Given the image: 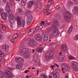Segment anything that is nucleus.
I'll return each mask as SVG.
<instances>
[{"mask_svg": "<svg viewBox=\"0 0 78 78\" xmlns=\"http://www.w3.org/2000/svg\"><path fill=\"white\" fill-rule=\"evenodd\" d=\"M0 62L1 63H2V62H3V61L2 59H1L0 61Z\"/></svg>", "mask_w": 78, "mask_h": 78, "instance_id": "obj_61", "label": "nucleus"}, {"mask_svg": "<svg viewBox=\"0 0 78 78\" xmlns=\"http://www.w3.org/2000/svg\"><path fill=\"white\" fill-rule=\"evenodd\" d=\"M38 30H41L42 29V26L41 25L38 26Z\"/></svg>", "mask_w": 78, "mask_h": 78, "instance_id": "obj_43", "label": "nucleus"}, {"mask_svg": "<svg viewBox=\"0 0 78 78\" xmlns=\"http://www.w3.org/2000/svg\"><path fill=\"white\" fill-rule=\"evenodd\" d=\"M4 53L2 51V50H0V56L1 57H3L4 56Z\"/></svg>", "mask_w": 78, "mask_h": 78, "instance_id": "obj_31", "label": "nucleus"}, {"mask_svg": "<svg viewBox=\"0 0 78 78\" xmlns=\"http://www.w3.org/2000/svg\"><path fill=\"white\" fill-rule=\"evenodd\" d=\"M27 4V0H22L21 4L22 6H24Z\"/></svg>", "mask_w": 78, "mask_h": 78, "instance_id": "obj_27", "label": "nucleus"}, {"mask_svg": "<svg viewBox=\"0 0 78 78\" xmlns=\"http://www.w3.org/2000/svg\"><path fill=\"white\" fill-rule=\"evenodd\" d=\"M43 49L44 48H42V47L40 46L39 47H37L35 49V50L36 51H37L38 53H42Z\"/></svg>", "mask_w": 78, "mask_h": 78, "instance_id": "obj_16", "label": "nucleus"}, {"mask_svg": "<svg viewBox=\"0 0 78 78\" xmlns=\"http://www.w3.org/2000/svg\"><path fill=\"white\" fill-rule=\"evenodd\" d=\"M2 35H3V32L0 31V39L2 37Z\"/></svg>", "mask_w": 78, "mask_h": 78, "instance_id": "obj_44", "label": "nucleus"}, {"mask_svg": "<svg viewBox=\"0 0 78 78\" xmlns=\"http://www.w3.org/2000/svg\"><path fill=\"white\" fill-rule=\"evenodd\" d=\"M67 6H72V3L71 2H68L67 4Z\"/></svg>", "mask_w": 78, "mask_h": 78, "instance_id": "obj_36", "label": "nucleus"}, {"mask_svg": "<svg viewBox=\"0 0 78 78\" xmlns=\"http://www.w3.org/2000/svg\"><path fill=\"white\" fill-rule=\"evenodd\" d=\"M3 74L2 73V72H0V78H3Z\"/></svg>", "mask_w": 78, "mask_h": 78, "instance_id": "obj_38", "label": "nucleus"}, {"mask_svg": "<svg viewBox=\"0 0 78 78\" xmlns=\"http://www.w3.org/2000/svg\"><path fill=\"white\" fill-rule=\"evenodd\" d=\"M43 39L44 41H47L48 40V36H47V37L43 38Z\"/></svg>", "mask_w": 78, "mask_h": 78, "instance_id": "obj_35", "label": "nucleus"}, {"mask_svg": "<svg viewBox=\"0 0 78 78\" xmlns=\"http://www.w3.org/2000/svg\"><path fill=\"white\" fill-rule=\"evenodd\" d=\"M59 8H60V7H59V6H57L56 7V9L57 10H58Z\"/></svg>", "mask_w": 78, "mask_h": 78, "instance_id": "obj_46", "label": "nucleus"}, {"mask_svg": "<svg viewBox=\"0 0 78 78\" xmlns=\"http://www.w3.org/2000/svg\"><path fill=\"white\" fill-rule=\"evenodd\" d=\"M41 78H47V77L45 76V75H41Z\"/></svg>", "mask_w": 78, "mask_h": 78, "instance_id": "obj_42", "label": "nucleus"}, {"mask_svg": "<svg viewBox=\"0 0 78 78\" xmlns=\"http://www.w3.org/2000/svg\"><path fill=\"white\" fill-rule=\"evenodd\" d=\"M53 53L51 52V51L49 50L48 51H47L46 52V55H45V59H49L50 58H51L53 56Z\"/></svg>", "mask_w": 78, "mask_h": 78, "instance_id": "obj_7", "label": "nucleus"}, {"mask_svg": "<svg viewBox=\"0 0 78 78\" xmlns=\"http://www.w3.org/2000/svg\"><path fill=\"white\" fill-rule=\"evenodd\" d=\"M48 33L51 32V34H49V36L50 39H53V37H56L58 35V28L54 26L53 27V29L49 27L48 29Z\"/></svg>", "mask_w": 78, "mask_h": 78, "instance_id": "obj_1", "label": "nucleus"}, {"mask_svg": "<svg viewBox=\"0 0 78 78\" xmlns=\"http://www.w3.org/2000/svg\"><path fill=\"white\" fill-rule=\"evenodd\" d=\"M54 64L55 65V66H56L57 67H59V66L58 64H56V63H55Z\"/></svg>", "mask_w": 78, "mask_h": 78, "instance_id": "obj_51", "label": "nucleus"}, {"mask_svg": "<svg viewBox=\"0 0 78 78\" xmlns=\"http://www.w3.org/2000/svg\"><path fill=\"white\" fill-rule=\"evenodd\" d=\"M10 41L11 42H12V43H14V41L13 40H11Z\"/></svg>", "mask_w": 78, "mask_h": 78, "instance_id": "obj_52", "label": "nucleus"}, {"mask_svg": "<svg viewBox=\"0 0 78 78\" xmlns=\"http://www.w3.org/2000/svg\"><path fill=\"white\" fill-rule=\"evenodd\" d=\"M1 17L4 20H6V14L5 13H3L1 14Z\"/></svg>", "mask_w": 78, "mask_h": 78, "instance_id": "obj_20", "label": "nucleus"}, {"mask_svg": "<svg viewBox=\"0 0 78 78\" xmlns=\"http://www.w3.org/2000/svg\"><path fill=\"white\" fill-rule=\"evenodd\" d=\"M26 15L27 16V24L29 25L31 23L32 19H33V16L30 13V11L28 10L25 13Z\"/></svg>", "mask_w": 78, "mask_h": 78, "instance_id": "obj_2", "label": "nucleus"}, {"mask_svg": "<svg viewBox=\"0 0 78 78\" xmlns=\"http://www.w3.org/2000/svg\"><path fill=\"white\" fill-rule=\"evenodd\" d=\"M47 24H48V25H51V22H48L47 23Z\"/></svg>", "mask_w": 78, "mask_h": 78, "instance_id": "obj_53", "label": "nucleus"}, {"mask_svg": "<svg viewBox=\"0 0 78 78\" xmlns=\"http://www.w3.org/2000/svg\"><path fill=\"white\" fill-rule=\"evenodd\" d=\"M38 56L39 54L37 53H35L34 56V59H37Z\"/></svg>", "mask_w": 78, "mask_h": 78, "instance_id": "obj_29", "label": "nucleus"}, {"mask_svg": "<svg viewBox=\"0 0 78 78\" xmlns=\"http://www.w3.org/2000/svg\"><path fill=\"white\" fill-rule=\"evenodd\" d=\"M3 2L4 3H6V0H2Z\"/></svg>", "mask_w": 78, "mask_h": 78, "instance_id": "obj_55", "label": "nucleus"}, {"mask_svg": "<svg viewBox=\"0 0 78 78\" xmlns=\"http://www.w3.org/2000/svg\"><path fill=\"white\" fill-rule=\"evenodd\" d=\"M53 23L55 24V25H56L58 27H59V22L56 21V20H53Z\"/></svg>", "mask_w": 78, "mask_h": 78, "instance_id": "obj_30", "label": "nucleus"}, {"mask_svg": "<svg viewBox=\"0 0 78 78\" xmlns=\"http://www.w3.org/2000/svg\"><path fill=\"white\" fill-rule=\"evenodd\" d=\"M28 52H29V50L27 48H23L20 50V54L21 56H23L27 53H28Z\"/></svg>", "mask_w": 78, "mask_h": 78, "instance_id": "obj_10", "label": "nucleus"}, {"mask_svg": "<svg viewBox=\"0 0 78 78\" xmlns=\"http://www.w3.org/2000/svg\"><path fill=\"white\" fill-rule=\"evenodd\" d=\"M48 11H49V10H45L44 11V13H46V12H48Z\"/></svg>", "mask_w": 78, "mask_h": 78, "instance_id": "obj_45", "label": "nucleus"}, {"mask_svg": "<svg viewBox=\"0 0 78 78\" xmlns=\"http://www.w3.org/2000/svg\"><path fill=\"white\" fill-rule=\"evenodd\" d=\"M71 66L73 70L77 72L78 71V63L74 62H73L71 64Z\"/></svg>", "mask_w": 78, "mask_h": 78, "instance_id": "obj_9", "label": "nucleus"}, {"mask_svg": "<svg viewBox=\"0 0 78 78\" xmlns=\"http://www.w3.org/2000/svg\"><path fill=\"white\" fill-rule=\"evenodd\" d=\"M64 17L66 21L70 22V20L72 19V15L70 12L68 11H66L64 13Z\"/></svg>", "mask_w": 78, "mask_h": 78, "instance_id": "obj_3", "label": "nucleus"}, {"mask_svg": "<svg viewBox=\"0 0 78 78\" xmlns=\"http://www.w3.org/2000/svg\"><path fill=\"white\" fill-rule=\"evenodd\" d=\"M16 12H18V13H21L22 12V9L20 8L19 9H16Z\"/></svg>", "mask_w": 78, "mask_h": 78, "instance_id": "obj_34", "label": "nucleus"}, {"mask_svg": "<svg viewBox=\"0 0 78 78\" xmlns=\"http://www.w3.org/2000/svg\"><path fill=\"white\" fill-rule=\"evenodd\" d=\"M11 6V4L9 3V2H7V3L6 8L5 9V11H8L7 12L8 14H9V16L10 15H11V14H12V11L10 10H9V9H10V7Z\"/></svg>", "mask_w": 78, "mask_h": 78, "instance_id": "obj_11", "label": "nucleus"}, {"mask_svg": "<svg viewBox=\"0 0 78 78\" xmlns=\"http://www.w3.org/2000/svg\"><path fill=\"white\" fill-rule=\"evenodd\" d=\"M74 2H75L76 3H78V0H75Z\"/></svg>", "mask_w": 78, "mask_h": 78, "instance_id": "obj_50", "label": "nucleus"}, {"mask_svg": "<svg viewBox=\"0 0 78 78\" xmlns=\"http://www.w3.org/2000/svg\"><path fill=\"white\" fill-rule=\"evenodd\" d=\"M0 26L1 28H2V30H3V31H5V30H6V27L3 26V25L1 24Z\"/></svg>", "mask_w": 78, "mask_h": 78, "instance_id": "obj_32", "label": "nucleus"}, {"mask_svg": "<svg viewBox=\"0 0 78 78\" xmlns=\"http://www.w3.org/2000/svg\"><path fill=\"white\" fill-rule=\"evenodd\" d=\"M23 67V65L20 63L17 64L16 65V68L18 69H21Z\"/></svg>", "mask_w": 78, "mask_h": 78, "instance_id": "obj_21", "label": "nucleus"}, {"mask_svg": "<svg viewBox=\"0 0 78 78\" xmlns=\"http://www.w3.org/2000/svg\"><path fill=\"white\" fill-rule=\"evenodd\" d=\"M4 75L5 77L7 78H12V74L11 72L8 70H5L4 72Z\"/></svg>", "mask_w": 78, "mask_h": 78, "instance_id": "obj_8", "label": "nucleus"}, {"mask_svg": "<svg viewBox=\"0 0 78 78\" xmlns=\"http://www.w3.org/2000/svg\"><path fill=\"white\" fill-rule=\"evenodd\" d=\"M78 11V7L77 6H74L72 10V12L73 14H76Z\"/></svg>", "mask_w": 78, "mask_h": 78, "instance_id": "obj_17", "label": "nucleus"}, {"mask_svg": "<svg viewBox=\"0 0 78 78\" xmlns=\"http://www.w3.org/2000/svg\"><path fill=\"white\" fill-rule=\"evenodd\" d=\"M66 56L65 55L64 56V57L62 58L59 57L58 58V59L60 62H63V61H65V59H64V58H65Z\"/></svg>", "mask_w": 78, "mask_h": 78, "instance_id": "obj_23", "label": "nucleus"}, {"mask_svg": "<svg viewBox=\"0 0 78 78\" xmlns=\"http://www.w3.org/2000/svg\"><path fill=\"white\" fill-rule=\"evenodd\" d=\"M47 36H48V33H47L45 32L42 34V38L47 37Z\"/></svg>", "mask_w": 78, "mask_h": 78, "instance_id": "obj_24", "label": "nucleus"}, {"mask_svg": "<svg viewBox=\"0 0 78 78\" xmlns=\"http://www.w3.org/2000/svg\"><path fill=\"white\" fill-rule=\"evenodd\" d=\"M18 37H19V36L18 35H13V39H17Z\"/></svg>", "mask_w": 78, "mask_h": 78, "instance_id": "obj_40", "label": "nucleus"}, {"mask_svg": "<svg viewBox=\"0 0 78 78\" xmlns=\"http://www.w3.org/2000/svg\"><path fill=\"white\" fill-rule=\"evenodd\" d=\"M77 39H78V34L76 35L73 38L74 40H76Z\"/></svg>", "mask_w": 78, "mask_h": 78, "instance_id": "obj_41", "label": "nucleus"}, {"mask_svg": "<svg viewBox=\"0 0 78 78\" xmlns=\"http://www.w3.org/2000/svg\"><path fill=\"white\" fill-rule=\"evenodd\" d=\"M14 21L15 20H11V19L10 20V22L11 24H13L14 23Z\"/></svg>", "mask_w": 78, "mask_h": 78, "instance_id": "obj_37", "label": "nucleus"}, {"mask_svg": "<svg viewBox=\"0 0 78 78\" xmlns=\"http://www.w3.org/2000/svg\"><path fill=\"white\" fill-rule=\"evenodd\" d=\"M68 58L69 59H70V60H76L75 58L72 55L69 56Z\"/></svg>", "mask_w": 78, "mask_h": 78, "instance_id": "obj_28", "label": "nucleus"}, {"mask_svg": "<svg viewBox=\"0 0 78 78\" xmlns=\"http://www.w3.org/2000/svg\"><path fill=\"white\" fill-rule=\"evenodd\" d=\"M44 23H45V21H42L41 23V25H42V24H43V25H44Z\"/></svg>", "mask_w": 78, "mask_h": 78, "instance_id": "obj_47", "label": "nucleus"}, {"mask_svg": "<svg viewBox=\"0 0 78 78\" xmlns=\"http://www.w3.org/2000/svg\"><path fill=\"white\" fill-rule=\"evenodd\" d=\"M73 26H71L69 28V29L68 31V34H69L71 33V32L73 30Z\"/></svg>", "mask_w": 78, "mask_h": 78, "instance_id": "obj_22", "label": "nucleus"}, {"mask_svg": "<svg viewBox=\"0 0 78 78\" xmlns=\"http://www.w3.org/2000/svg\"><path fill=\"white\" fill-rule=\"evenodd\" d=\"M49 78H52V76H49Z\"/></svg>", "mask_w": 78, "mask_h": 78, "instance_id": "obj_62", "label": "nucleus"}, {"mask_svg": "<svg viewBox=\"0 0 78 78\" xmlns=\"http://www.w3.org/2000/svg\"><path fill=\"white\" fill-rule=\"evenodd\" d=\"M61 50L62 51H66L67 50V47L66 45H62L61 48Z\"/></svg>", "mask_w": 78, "mask_h": 78, "instance_id": "obj_15", "label": "nucleus"}, {"mask_svg": "<svg viewBox=\"0 0 78 78\" xmlns=\"http://www.w3.org/2000/svg\"><path fill=\"white\" fill-rule=\"evenodd\" d=\"M34 30H39L38 26H37L35 28H34L33 29H31L30 30H29L28 33L29 34V35L32 34L34 32Z\"/></svg>", "mask_w": 78, "mask_h": 78, "instance_id": "obj_12", "label": "nucleus"}, {"mask_svg": "<svg viewBox=\"0 0 78 78\" xmlns=\"http://www.w3.org/2000/svg\"><path fill=\"white\" fill-rule=\"evenodd\" d=\"M26 78H29V76H26Z\"/></svg>", "mask_w": 78, "mask_h": 78, "instance_id": "obj_63", "label": "nucleus"}, {"mask_svg": "<svg viewBox=\"0 0 78 78\" xmlns=\"http://www.w3.org/2000/svg\"><path fill=\"white\" fill-rule=\"evenodd\" d=\"M27 44L28 45H29L33 48H34L36 47L37 41L33 39H30L28 41Z\"/></svg>", "mask_w": 78, "mask_h": 78, "instance_id": "obj_4", "label": "nucleus"}, {"mask_svg": "<svg viewBox=\"0 0 78 78\" xmlns=\"http://www.w3.org/2000/svg\"><path fill=\"white\" fill-rule=\"evenodd\" d=\"M54 76L55 78H58L60 76L58 72H56L55 74L53 73Z\"/></svg>", "mask_w": 78, "mask_h": 78, "instance_id": "obj_25", "label": "nucleus"}, {"mask_svg": "<svg viewBox=\"0 0 78 78\" xmlns=\"http://www.w3.org/2000/svg\"><path fill=\"white\" fill-rule=\"evenodd\" d=\"M12 20H15L16 18H15V17H14V16L13 15H12L11 16V19Z\"/></svg>", "mask_w": 78, "mask_h": 78, "instance_id": "obj_39", "label": "nucleus"}, {"mask_svg": "<svg viewBox=\"0 0 78 78\" xmlns=\"http://www.w3.org/2000/svg\"><path fill=\"white\" fill-rule=\"evenodd\" d=\"M50 67L51 68V69H52L53 70V67L52 66H51Z\"/></svg>", "mask_w": 78, "mask_h": 78, "instance_id": "obj_58", "label": "nucleus"}, {"mask_svg": "<svg viewBox=\"0 0 78 78\" xmlns=\"http://www.w3.org/2000/svg\"><path fill=\"white\" fill-rule=\"evenodd\" d=\"M2 47L3 48L5 49V51L6 52L8 51V50H9V46L8 45H2Z\"/></svg>", "mask_w": 78, "mask_h": 78, "instance_id": "obj_19", "label": "nucleus"}, {"mask_svg": "<svg viewBox=\"0 0 78 78\" xmlns=\"http://www.w3.org/2000/svg\"><path fill=\"white\" fill-rule=\"evenodd\" d=\"M34 4V2L33 1H31L27 3V8H31L33 6Z\"/></svg>", "mask_w": 78, "mask_h": 78, "instance_id": "obj_18", "label": "nucleus"}, {"mask_svg": "<svg viewBox=\"0 0 78 78\" xmlns=\"http://www.w3.org/2000/svg\"><path fill=\"white\" fill-rule=\"evenodd\" d=\"M27 70H25L24 72V73H27Z\"/></svg>", "mask_w": 78, "mask_h": 78, "instance_id": "obj_60", "label": "nucleus"}, {"mask_svg": "<svg viewBox=\"0 0 78 78\" xmlns=\"http://www.w3.org/2000/svg\"><path fill=\"white\" fill-rule=\"evenodd\" d=\"M34 37L35 39L39 42H41L42 40V38L39 35L36 34L35 35Z\"/></svg>", "mask_w": 78, "mask_h": 78, "instance_id": "obj_14", "label": "nucleus"}, {"mask_svg": "<svg viewBox=\"0 0 78 78\" xmlns=\"http://www.w3.org/2000/svg\"><path fill=\"white\" fill-rule=\"evenodd\" d=\"M37 8H38L37 6L36 5L35 6V9H37Z\"/></svg>", "mask_w": 78, "mask_h": 78, "instance_id": "obj_56", "label": "nucleus"}, {"mask_svg": "<svg viewBox=\"0 0 78 78\" xmlns=\"http://www.w3.org/2000/svg\"><path fill=\"white\" fill-rule=\"evenodd\" d=\"M16 21L17 22L18 25L22 27H24L25 25V21L23 20L22 21V23H21V20H20V16H17L16 18Z\"/></svg>", "mask_w": 78, "mask_h": 78, "instance_id": "obj_5", "label": "nucleus"}, {"mask_svg": "<svg viewBox=\"0 0 78 78\" xmlns=\"http://www.w3.org/2000/svg\"><path fill=\"white\" fill-rule=\"evenodd\" d=\"M33 61H35V62H36V63H37V64H39V65H40V62H38V60H37V59H34V58H33Z\"/></svg>", "mask_w": 78, "mask_h": 78, "instance_id": "obj_33", "label": "nucleus"}, {"mask_svg": "<svg viewBox=\"0 0 78 78\" xmlns=\"http://www.w3.org/2000/svg\"><path fill=\"white\" fill-rule=\"evenodd\" d=\"M53 0H49V1H48V3H50L51 2H52Z\"/></svg>", "mask_w": 78, "mask_h": 78, "instance_id": "obj_57", "label": "nucleus"}, {"mask_svg": "<svg viewBox=\"0 0 78 78\" xmlns=\"http://www.w3.org/2000/svg\"><path fill=\"white\" fill-rule=\"evenodd\" d=\"M66 78H69V75L68 74H67L65 76Z\"/></svg>", "mask_w": 78, "mask_h": 78, "instance_id": "obj_49", "label": "nucleus"}, {"mask_svg": "<svg viewBox=\"0 0 78 78\" xmlns=\"http://www.w3.org/2000/svg\"><path fill=\"white\" fill-rule=\"evenodd\" d=\"M61 66L62 68L64 69L66 72H69L70 70V66L66 63H62V64Z\"/></svg>", "mask_w": 78, "mask_h": 78, "instance_id": "obj_6", "label": "nucleus"}, {"mask_svg": "<svg viewBox=\"0 0 78 78\" xmlns=\"http://www.w3.org/2000/svg\"><path fill=\"white\" fill-rule=\"evenodd\" d=\"M44 26L45 27H46L47 26V23H45V24H43Z\"/></svg>", "mask_w": 78, "mask_h": 78, "instance_id": "obj_48", "label": "nucleus"}, {"mask_svg": "<svg viewBox=\"0 0 78 78\" xmlns=\"http://www.w3.org/2000/svg\"><path fill=\"white\" fill-rule=\"evenodd\" d=\"M15 60L17 62H19V63L23 62V59L20 57H16L15 58Z\"/></svg>", "mask_w": 78, "mask_h": 78, "instance_id": "obj_13", "label": "nucleus"}, {"mask_svg": "<svg viewBox=\"0 0 78 78\" xmlns=\"http://www.w3.org/2000/svg\"><path fill=\"white\" fill-rule=\"evenodd\" d=\"M56 16L57 20H60L61 18V15L59 13L56 14Z\"/></svg>", "mask_w": 78, "mask_h": 78, "instance_id": "obj_26", "label": "nucleus"}, {"mask_svg": "<svg viewBox=\"0 0 78 78\" xmlns=\"http://www.w3.org/2000/svg\"><path fill=\"white\" fill-rule=\"evenodd\" d=\"M48 10H49L48 11V12H50V10L49 9H48Z\"/></svg>", "mask_w": 78, "mask_h": 78, "instance_id": "obj_64", "label": "nucleus"}, {"mask_svg": "<svg viewBox=\"0 0 78 78\" xmlns=\"http://www.w3.org/2000/svg\"><path fill=\"white\" fill-rule=\"evenodd\" d=\"M9 1L11 3H12V2H14V0H10Z\"/></svg>", "mask_w": 78, "mask_h": 78, "instance_id": "obj_54", "label": "nucleus"}, {"mask_svg": "<svg viewBox=\"0 0 78 78\" xmlns=\"http://www.w3.org/2000/svg\"><path fill=\"white\" fill-rule=\"evenodd\" d=\"M47 7L48 8H49L50 7V5H48L47 6Z\"/></svg>", "mask_w": 78, "mask_h": 78, "instance_id": "obj_59", "label": "nucleus"}]
</instances>
